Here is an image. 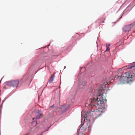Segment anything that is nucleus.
Segmentation results:
<instances>
[{
	"instance_id": "nucleus-7",
	"label": "nucleus",
	"mask_w": 135,
	"mask_h": 135,
	"mask_svg": "<svg viewBox=\"0 0 135 135\" xmlns=\"http://www.w3.org/2000/svg\"><path fill=\"white\" fill-rule=\"evenodd\" d=\"M36 113L37 114L36 116V119H39L40 117L42 115V113L41 111L40 110H37L35 111Z\"/></svg>"
},
{
	"instance_id": "nucleus-6",
	"label": "nucleus",
	"mask_w": 135,
	"mask_h": 135,
	"mask_svg": "<svg viewBox=\"0 0 135 135\" xmlns=\"http://www.w3.org/2000/svg\"><path fill=\"white\" fill-rule=\"evenodd\" d=\"M131 27H132L131 24L126 25L123 27V30L125 32H128L131 31Z\"/></svg>"
},
{
	"instance_id": "nucleus-11",
	"label": "nucleus",
	"mask_w": 135,
	"mask_h": 135,
	"mask_svg": "<svg viewBox=\"0 0 135 135\" xmlns=\"http://www.w3.org/2000/svg\"><path fill=\"white\" fill-rule=\"evenodd\" d=\"M85 81H83L82 82V83L81 84V85H83H83H85Z\"/></svg>"
},
{
	"instance_id": "nucleus-12",
	"label": "nucleus",
	"mask_w": 135,
	"mask_h": 135,
	"mask_svg": "<svg viewBox=\"0 0 135 135\" xmlns=\"http://www.w3.org/2000/svg\"><path fill=\"white\" fill-rule=\"evenodd\" d=\"M54 105H53L52 106H51V107L52 108L53 107H54Z\"/></svg>"
},
{
	"instance_id": "nucleus-1",
	"label": "nucleus",
	"mask_w": 135,
	"mask_h": 135,
	"mask_svg": "<svg viewBox=\"0 0 135 135\" xmlns=\"http://www.w3.org/2000/svg\"><path fill=\"white\" fill-rule=\"evenodd\" d=\"M104 89H100L93 95L90 104L92 107H96L99 109H104L107 107L106 105L107 101L106 96L103 92Z\"/></svg>"
},
{
	"instance_id": "nucleus-16",
	"label": "nucleus",
	"mask_w": 135,
	"mask_h": 135,
	"mask_svg": "<svg viewBox=\"0 0 135 135\" xmlns=\"http://www.w3.org/2000/svg\"><path fill=\"white\" fill-rule=\"evenodd\" d=\"M65 68H66V67H65H65H64V69H65Z\"/></svg>"
},
{
	"instance_id": "nucleus-15",
	"label": "nucleus",
	"mask_w": 135,
	"mask_h": 135,
	"mask_svg": "<svg viewBox=\"0 0 135 135\" xmlns=\"http://www.w3.org/2000/svg\"><path fill=\"white\" fill-rule=\"evenodd\" d=\"M28 134H26L25 135H27Z\"/></svg>"
},
{
	"instance_id": "nucleus-2",
	"label": "nucleus",
	"mask_w": 135,
	"mask_h": 135,
	"mask_svg": "<svg viewBox=\"0 0 135 135\" xmlns=\"http://www.w3.org/2000/svg\"><path fill=\"white\" fill-rule=\"evenodd\" d=\"M115 78L118 79L121 84H124L126 82L129 83L130 81H131L132 79V75L130 76L128 72H126L120 76L117 77L116 76Z\"/></svg>"
},
{
	"instance_id": "nucleus-4",
	"label": "nucleus",
	"mask_w": 135,
	"mask_h": 135,
	"mask_svg": "<svg viewBox=\"0 0 135 135\" xmlns=\"http://www.w3.org/2000/svg\"><path fill=\"white\" fill-rule=\"evenodd\" d=\"M128 69H130L131 71V72L135 75V62L133 63L131 65L126 66L122 68L119 69L118 71L117 77H119L121 76L123 74V70Z\"/></svg>"
},
{
	"instance_id": "nucleus-3",
	"label": "nucleus",
	"mask_w": 135,
	"mask_h": 135,
	"mask_svg": "<svg viewBox=\"0 0 135 135\" xmlns=\"http://www.w3.org/2000/svg\"><path fill=\"white\" fill-rule=\"evenodd\" d=\"M102 114V111L100 110L97 109L95 112L90 111L87 112L84 115L85 118L87 120H90L92 116L94 117L95 118H97L101 115Z\"/></svg>"
},
{
	"instance_id": "nucleus-13",
	"label": "nucleus",
	"mask_w": 135,
	"mask_h": 135,
	"mask_svg": "<svg viewBox=\"0 0 135 135\" xmlns=\"http://www.w3.org/2000/svg\"><path fill=\"white\" fill-rule=\"evenodd\" d=\"M110 44H108V47H109V46H110Z\"/></svg>"
},
{
	"instance_id": "nucleus-17",
	"label": "nucleus",
	"mask_w": 135,
	"mask_h": 135,
	"mask_svg": "<svg viewBox=\"0 0 135 135\" xmlns=\"http://www.w3.org/2000/svg\"><path fill=\"white\" fill-rule=\"evenodd\" d=\"M34 118H33V120H34Z\"/></svg>"
},
{
	"instance_id": "nucleus-14",
	"label": "nucleus",
	"mask_w": 135,
	"mask_h": 135,
	"mask_svg": "<svg viewBox=\"0 0 135 135\" xmlns=\"http://www.w3.org/2000/svg\"><path fill=\"white\" fill-rule=\"evenodd\" d=\"M83 125V124H81V126H82V125Z\"/></svg>"
},
{
	"instance_id": "nucleus-10",
	"label": "nucleus",
	"mask_w": 135,
	"mask_h": 135,
	"mask_svg": "<svg viewBox=\"0 0 135 135\" xmlns=\"http://www.w3.org/2000/svg\"><path fill=\"white\" fill-rule=\"evenodd\" d=\"M132 26V27L134 25H135V21L132 23L131 24Z\"/></svg>"
},
{
	"instance_id": "nucleus-8",
	"label": "nucleus",
	"mask_w": 135,
	"mask_h": 135,
	"mask_svg": "<svg viewBox=\"0 0 135 135\" xmlns=\"http://www.w3.org/2000/svg\"><path fill=\"white\" fill-rule=\"evenodd\" d=\"M55 77V75H53L52 76H51L49 80V82L50 83H51L53 81V80Z\"/></svg>"
},
{
	"instance_id": "nucleus-9",
	"label": "nucleus",
	"mask_w": 135,
	"mask_h": 135,
	"mask_svg": "<svg viewBox=\"0 0 135 135\" xmlns=\"http://www.w3.org/2000/svg\"><path fill=\"white\" fill-rule=\"evenodd\" d=\"M109 47H108L107 46V49L105 51H109Z\"/></svg>"
},
{
	"instance_id": "nucleus-5",
	"label": "nucleus",
	"mask_w": 135,
	"mask_h": 135,
	"mask_svg": "<svg viewBox=\"0 0 135 135\" xmlns=\"http://www.w3.org/2000/svg\"><path fill=\"white\" fill-rule=\"evenodd\" d=\"M19 81L18 80H13L6 82L7 85L9 86L13 87H17L19 83Z\"/></svg>"
}]
</instances>
